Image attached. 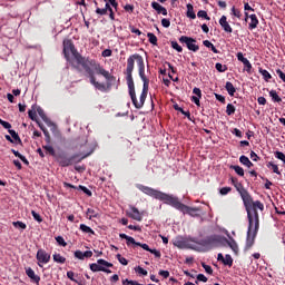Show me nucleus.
Listing matches in <instances>:
<instances>
[{
    "mask_svg": "<svg viewBox=\"0 0 285 285\" xmlns=\"http://www.w3.org/2000/svg\"><path fill=\"white\" fill-rule=\"evenodd\" d=\"M126 80L131 102L136 109L144 108L150 86V79L146 75L144 57L134 53L127 59Z\"/></svg>",
    "mask_w": 285,
    "mask_h": 285,
    "instance_id": "1",
    "label": "nucleus"
},
{
    "mask_svg": "<svg viewBox=\"0 0 285 285\" xmlns=\"http://www.w3.org/2000/svg\"><path fill=\"white\" fill-rule=\"evenodd\" d=\"M62 52L65 57H68L70 53H73V59H76V63H73V68L78 70V72H82L85 70L86 75L90 79V83L98 90L105 92L107 90L105 83H100L96 79V73L99 76H102L109 87V82L115 81L116 77L109 73L104 67L97 62L95 59H89L86 57H82L79 52H77V49L75 48V45L71 39H65L62 41Z\"/></svg>",
    "mask_w": 285,
    "mask_h": 285,
    "instance_id": "2",
    "label": "nucleus"
},
{
    "mask_svg": "<svg viewBox=\"0 0 285 285\" xmlns=\"http://www.w3.org/2000/svg\"><path fill=\"white\" fill-rule=\"evenodd\" d=\"M136 188H138L140 191H142L145 195H148L157 200L163 202L166 205L171 206L173 208L179 210L184 215H189L191 217H199L202 209L198 207H188L187 205L183 204L178 197H175L174 195H168L166 193H163L160 190L154 189L151 187L137 184Z\"/></svg>",
    "mask_w": 285,
    "mask_h": 285,
    "instance_id": "3",
    "label": "nucleus"
},
{
    "mask_svg": "<svg viewBox=\"0 0 285 285\" xmlns=\"http://www.w3.org/2000/svg\"><path fill=\"white\" fill-rule=\"evenodd\" d=\"M243 204L247 213L248 226L259 229V213L257 212H264L265 205L259 200L254 202L253 197L246 199Z\"/></svg>",
    "mask_w": 285,
    "mask_h": 285,
    "instance_id": "4",
    "label": "nucleus"
},
{
    "mask_svg": "<svg viewBox=\"0 0 285 285\" xmlns=\"http://www.w3.org/2000/svg\"><path fill=\"white\" fill-rule=\"evenodd\" d=\"M92 154L94 149L86 155L73 154L71 156H68L65 151H60L55 156V159L61 168H68L69 166H73V164H80L82 159H87V157H90Z\"/></svg>",
    "mask_w": 285,
    "mask_h": 285,
    "instance_id": "5",
    "label": "nucleus"
},
{
    "mask_svg": "<svg viewBox=\"0 0 285 285\" xmlns=\"http://www.w3.org/2000/svg\"><path fill=\"white\" fill-rule=\"evenodd\" d=\"M227 238L225 236L214 234L198 240V246L213 249L215 247L225 246Z\"/></svg>",
    "mask_w": 285,
    "mask_h": 285,
    "instance_id": "6",
    "label": "nucleus"
},
{
    "mask_svg": "<svg viewBox=\"0 0 285 285\" xmlns=\"http://www.w3.org/2000/svg\"><path fill=\"white\" fill-rule=\"evenodd\" d=\"M112 263L107 262L106 259H98L97 263L90 264V269L92 273L102 272L106 274H111V271L109 268H112Z\"/></svg>",
    "mask_w": 285,
    "mask_h": 285,
    "instance_id": "7",
    "label": "nucleus"
},
{
    "mask_svg": "<svg viewBox=\"0 0 285 285\" xmlns=\"http://www.w3.org/2000/svg\"><path fill=\"white\" fill-rule=\"evenodd\" d=\"M258 232L259 228L248 226L244 252H249L253 248V246H255V238H257Z\"/></svg>",
    "mask_w": 285,
    "mask_h": 285,
    "instance_id": "8",
    "label": "nucleus"
},
{
    "mask_svg": "<svg viewBox=\"0 0 285 285\" xmlns=\"http://www.w3.org/2000/svg\"><path fill=\"white\" fill-rule=\"evenodd\" d=\"M179 43H185L187 50H190L191 52H198L199 46L196 45L197 40L188 37V36H180L178 38Z\"/></svg>",
    "mask_w": 285,
    "mask_h": 285,
    "instance_id": "9",
    "label": "nucleus"
},
{
    "mask_svg": "<svg viewBox=\"0 0 285 285\" xmlns=\"http://www.w3.org/2000/svg\"><path fill=\"white\" fill-rule=\"evenodd\" d=\"M37 265L40 268H43V265H47L51 261V255L43 248H39L36 255Z\"/></svg>",
    "mask_w": 285,
    "mask_h": 285,
    "instance_id": "10",
    "label": "nucleus"
},
{
    "mask_svg": "<svg viewBox=\"0 0 285 285\" xmlns=\"http://www.w3.org/2000/svg\"><path fill=\"white\" fill-rule=\"evenodd\" d=\"M236 188V190L239 193L242 199H243V203H245L246 200H248L249 198H253V196L250 195L249 191H247L244 186L238 183L234 186Z\"/></svg>",
    "mask_w": 285,
    "mask_h": 285,
    "instance_id": "11",
    "label": "nucleus"
},
{
    "mask_svg": "<svg viewBox=\"0 0 285 285\" xmlns=\"http://www.w3.org/2000/svg\"><path fill=\"white\" fill-rule=\"evenodd\" d=\"M185 249L196 250L199 239L197 237H185Z\"/></svg>",
    "mask_w": 285,
    "mask_h": 285,
    "instance_id": "12",
    "label": "nucleus"
},
{
    "mask_svg": "<svg viewBox=\"0 0 285 285\" xmlns=\"http://www.w3.org/2000/svg\"><path fill=\"white\" fill-rule=\"evenodd\" d=\"M219 24H220V27H222V29L224 30L225 33H227V35L233 33V28L229 24V22L227 21L226 16H222V18L219 19Z\"/></svg>",
    "mask_w": 285,
    "mask_h": 285,
    "instance_id": "13",
    "label": "nucleus"
},
{
    "mask_svg": "<svg viewBox=\"0 0 285 285\" xmlns=\"http://www.w3.org/2000/svg\"><path fill=\"white\" fill-rule=\"evenodd\" d=\"M151 8L157 12V14H161L164 17L168 16V10L166 7L161 6L159 2L157 1H153L151 2Z\"/></svg>",
    "mask_w": 285,
    "mask_h": 285,
    "instance_id": "14",
    "label": "nucleus"
},
{
    "mask_svg": "<svg viewBox=\"0 0 285 285\" xmlns=\"http://www.w3.org/2000/svg\"><path fill=\"white\" fill-rule=\"evenodd\" d=\"M128 217H130L131 219L136 220V222H141L144 219V216L141 213H139V209H137L136 207H130V213L127 214Z\"/></svg>",
    "mask_w": 285,
    "mask_h": 285,
    "instance_id": "15",
    "label": "nucleus"
},
{
    "mask_svg": "<svg viewBox=\"0 0 285 285\" xmlns=\"http://www.w3.org/2000/svg\"><path fill=\"white\" fill-rule=\"evenodd\" d=\"M37 112L39 115V117L42 119V121L48 126L51 127L53 126V122L50 120V118L47 116V114L45 112V109H42V107H37Z\"/></svg>",
    "mask_w": 285,
    "mask_h": 285,
    "instance_id": "16",
    "label": "nucleus"
},
{
    "mask_svg": "<svg viewBox=\"0 0 285 285\" xmlns=\"http://www.w3.org/2000/svg\"><path fill=\"white\" fill-rule=\"evenodd\" d=\"M26 275H28V277L30 279H32V282H35V284H40L41 277L36 275V272L31 267H28L26 269Z\"/></svg>",
    "mask_w": 285,
    "mask_h": 285,
    "instance_id": "17",
    "label": "nucleus"
},
{
    "mask_svg": "<svg viewBox=\"0 0 285 285\" xmlns=\"http://www.w3.org/2000/svg\"><path fill=\"white\" fill-rule=\"evenodd\" d=\"M249 20H250V22H249V24H248V29H249L250 31L257 29V26H259V19H257V14L252 13V14L249 16Z\"/></svg>",
    "mask_w": 285,
    "mask_h": 285,
    "instance_id": "18",
    "label": "nucleus"
},
{
    "mask_svg": "<svg viewBox=\"0 0 285 285\" xmlns=\"http://www.w3.org/2000/svg\"><path fill=\"white\" fill-rule=\"evenodd\" d=\"M119 237H120L121 239H126V240H127V246H129L130 244L137 246V244H139V242L135 240V237L128 236V235L125 234V233H120V234H119Z\"/></svg>",
    "mask_w": 285,
    "mask_h": 285,
    "instance_id": "19",
    "label": "nucleus"
},
{
    "mask_svg": "<svg viewBox=\"0 0 285 285\" xmlns=\"http://www.w3.org/2000/svg\"><path fill=\"white\" fill-rule=\"evenodd\" d=\"M186 9H187L186 17L191 20H195L197 18V16L195 13L194 6L191 3H187Z\"/></svg>",
    "mask_w": 285,
    "mask_h": 285,
    "instance_id": "20",
    "label": "nucleus"
},
{
    "mask_svg": "<svg viewBox=\"0 0 285 285\" xmlns=\"http://www.w3.org/2000/svg\"><path fill=\"white\" fill-rule=\"evenodd\" d=\"M174 109L178 112H180L181 115H184L189 121L193 120L191 118V114L189 110H185L183 109V107H179V105H174Z\"/></svg>",
    "mask_w": 285,
    "mask_h": 285,
    "instance_id": "21",
    "label": "nucleus"
},
{
    "mask_svg": "<svg viewBox=\"0 0 285 285\" xmlns=\"http://www.w3.org/2000/svg\"><path fill=\"white\" fill-rule=\"evenodd\" d=\"M52 259L55 263L60 264V265H63L67 262V258L59 253L52 254Z\"/></svg>",
    "mask_w": 285,
    "mask_h": 285,
    "instance_id": "22",
    "label": "nucleus"
},
{
    "mask_svg": "<svg viewBox=\"0 0 285 285\" xmlns=\"http://www.w3.org/2000/svg\"><path fill=\"white\" fill-rule=\"evenodd\" d=\"M173 245L178 249H186L187 244L185 243V238H176L173 242Z\"/></svg>",
    "mask_w": 285,
    "mask_h": 285,
    "instance_id": "23",
    "label": "nucleus"
},
{
    "mask_svg": "<svg viewBox=\"0 0 285 285\" xmlns=\"http://www.w3.org/2000/svg\"><path fill=\"white\" fill-rule=\"evenodd\" d=\"M225 245H228L235 254L238 253V245L233 237H230V240L227 239V242H225Z\"/></svg>",
    "mask_w": 285,
    "mask_h": 285,
    "instance_id": "24",
    "label": "nucleus"
},
{
    "mask_svg": "<svg viewBox=\"0 0 285 285\" xmlns=\"http://www.w3.org/2000/svg\"><path fill=\"white\" fill-rule=\"evenodd\" d=\"M11 153L14 155V157L21 159L22 163L26 164V166H29L30 163L26 156L21 155V153L17 151L16 149H11Z\"/></svg>",
    "mask_w": 285,
    "mask_h": 285,
    "instance_id": "25",
    "label": "nucleus"
},
{
    "mask_svg": "<svg viewBox=\"0 0 285 285\" xmlns=\"http://www.w3.org/2000/svg\"><path fill=\"white\" fill-rule=\"evenodd\" d=\"M28 116L32 121L38 122V116H37V109H36V105H32V109L28 110Z\"/></svg>",
    "mask_w": 285,
    "mask_h": 285,
    "instance_id": "26",
    "label": "nucleus"
},
{
    "mask_svg": "<svg viewBox=\"0 0 285 285\" xmlns=\"http://www.w3.org/2000/svg\"><path fill=\"white\" fill-rule=\"evenodd\" d=\"M147 38H148L149 43H151L153 46H158V38L155 33L148 32Z\"/></svg>",
    "mask_w": 285,
    "mask_h": 285,
    "instance_id": "27",
    "label": "nucleus"
},
{
    "mask_svg": "<svg viewBox=\"0 0 285 285\" xmlns=\"http://www.w3.org/2000/svg\"><path fill=\"white\" fill-rule=\"evenodd\" d=\"M269 97L272 98L273 102L281 104L283 101L282 98L278 96L277 91L275 90L269 91Z\"/></svg>",
    "mask_w": 285,
    "mask_h": 285,
    "instance_id": "28",
    "label": "nucleus"
},
{
    "mask_svg": "<svg viewBox=\"0 0 285 285\" xmlns=\"http://www.w3.org/2000/svg\"><path fill=\"white\" fill-rule=\"evenodd\" d=\"M258 72L263 76L266 82H268L272 79V75L266 69L259 68Z\"/></svg>",
    "mask_w": 285,
    "mask_h": 285,
    "instance_id": "29",
    "label": "nucleus"
},
{
    "mask_svg": "<svg viewBox=\"0 0 285 285\" xmlns=\"http://www.w3.org/2000/svg\"><path fill=\"white\" fill-rule=\"evenodd\" d=\"M42 149L49 154L51 157H56L57 156V153L55 150V148L50 145H46V146H42Z\"/></svg>",
    "mask_w": 285,
    "mask_h": 285,
    "instance_id": "30",
    "label": "nucleus"
},
{
    "mask_svg": "<svg viewBox=\"0 0 285 285\" xmlns=\"http://www.w3.org/2000/svg\"><path fill=\"white\" fill-rule=\"evenodd\" d=\"M225 88L230 97H233L235 95L236 89L232 82L227 81Z\"/></svg>",
    "mask_w": 285,
    "mask_h": 285,
    "instance_id": "31",
    "label": "nucleus"
},
{
    "mask_svg": "<svg viewBox=\"0 0 285 285\" xmlns=\"http://www.w3.org/2000/svg\"><path fill=\"white\" fill-rule=\"evenodd\" d=\"M8 132L10 134L13 140L21 145V137H19V134L16 130L9 129Z\"/></svg>",
    "mask_w": 285,
    "mask_h": 285,
    "instance_id": "32",
    "label": "nucleus"
},
{
    "mask_svg": "<svg viewBox=\"0 0 285 285\" xmlns=\"http://www.w3.org/2000/svg\"><path fill=\"white\" fill-rule=\"evenodd\" d=\"M87 216L89 219H92V218H99L100 214L98 212H96L95 209L89 208L87 210Z\"/></svg>",
    "mask_w": 285,
    "mask_h": 285,
    "instance_id": "33",
    "label": "nucleus"
},
{
    "mask_svg": "<svg viewBox=\"0 0 285 285\" xmlns=\"http://www.w3.org/2000/svg\"><path fill=\"white\" fill-rule=\"evenodd\" d=\"M233 263H234V259L232 258V256L229 254H226V256L224 257L223 264L230 268L233 266Z\"/></svg>",
    "mask_w": 285,
    "mask_h": 285,
    "instance_id": "34",
    "label": "nucleus"
},
{
    "mask_svg": "<svg viewBox=\"0 0 285 285\" xmlns=\"http://www.w3.org/2000/svg\"><path fill=\"white\" fill-rule=\"evenodd\" d=\"M80 230L85 234H91V235H95V230L88 226V225H80Z\"/></svg>",
    "mask_w": 285,
    "mask_h": 285,
    "instance_id": "35",
    "label": "nucleus"
},
{
    "mask_svg": "<svg viewBox=\"0 0 285 285\" xmlns=\"http://www.w3.org/2000/svg\"><path fill=\"white\" fill-rule=\"evenodd\" d=\"M267 168H272L273 173L281 175V170L278 168V165H275L273 161L267 163Z\"/></svg>",
    "mask_w": 285,
    "mask_h": 285,
    "instance_id": "36",
    "label": "nucleus"
},
{
    "mask_svg": "<svg viewBox=\"0 0 285 285\" xmlns=\"http://www.w3.org/2000/svg\"><path fill=\"white\" fill-rule=\"evenodd\" d=\"M12 225L16 228H20L22 230H26L28 228V225H26V223H22L21 220H16L14 223H12Z\"/></svg>",
    "mask_w": 285,
    "mask_h": 285,
    "instance_id": "37",
    "label": "nucleus"
},
{
    "mask_svg": "<svg viewBox=\"0 0 285 285\" xmlns=\"http://www.w3.org/2000/svg\"><path fill=\"white\" fill-rule=\"evenodd\" d=\"M230 168L234 169L235 173H236L238 176H240V177L244 176V169H243L240 166H238V165H232Z\"/></svg>",
    "mask_w": 285,
    "mask_h": 285,
    "instance_id": "38",
    "label": "nucleus"
},
{
    "mask_svg": "<svg viewBox=\"0 0 285 285\" xmlns=\"http://www.w3.org/2000/svg\"><path fill=\"white\" fill-rule=\"evenodd\" d=\"M198 18L205 19L207 21H210V17L208 16L206 10H198L197 13Z\"/></svg>",
    "mask_w": 285,
    "mask_h": 285,
    "instance_id": "39",
    "label": "nucleus"
},
{
    "mask_svg": "<svg viewBox=\"0 0 285 285\" xmlns=\"http://www.w3.org/2000/svg\"><path fill=\"white\" fill-rule=\"evenodd\" d=\"M170 46L173 48V50H176V52H183V47L179 46V43L177 41H170Z\"/></svg>",
    "mask_w": 285,
    "mask_h": 285,
    "instance_id": "40",
    "label": "nucleus"
},
{
    "mask_svg": "<svg viewBox=\"0 0 285 285\" xmlns=\"http://www.w3.org/2000/svg\"><path fill=\"white\" fill-rule=\"evenodd\" d=\"M236 107L234 105H230V102L226 107V114L227 116H233L235 114Z\"/></svg>",
    "mask_w": 285,
    "mask_h": 285,
    "instance_id": "41",
    "label": "nucleus"
},
{
    "mask_svg": "<svg viewBox=\"0 0 285 285\" xmlns=\"http://www.w3.org/2000/svg\"><path fill=\"white\" fill-rule=\"evenodd\" d=\"M232 16H234L235 18L237 19H240L242 18V13H240V10L235 8V6H233L232 8Z\"/></svg>",
    "mask_w": 285,
    "mask_h": 285,
    "instance_id": "42",
    "label": "nucleus"
},
{
    "mask_svg": "<svg viewBox=\"0 0 285 285\" xmlns=\"http://www.w3.org/2000/svg\"><path fill=\"white\" fill-rule=\"evenodd\" d=\"M31 215H32L33 219H35L36 222H38L39 224H41V223L43 222L42 216H40L37 212L32 210V212H31Z\"/></svg>",
    "mask_w": 285,
    "mask_h": 285,
    "instance_id": "43",
    "label": "nucleus"
},
{
    "mask_svg": "<svg viewBox=\"0 0 285 285\" xmlns=\"http://www.w3.org/2000/svg\"><path fill=\"white\" fill-rule=\"evenodd\" d=\"M73 257L78 258L79 261H85V255H83V252L78 249L76 250V253H73Z\"/></svg>",
    "mask_w": 285,
    "mask_h": 285,
    "instance_id": "44",
    "label": "nucleus"
},
{
    "mask_svg": "<svg viewBox=\"0 0 285 285\" xmlns=\"http://www.w3.org/2000/svg\"><path fill=\"white\" fill-rule=\"evenodd\" d=\"M56 242L58 245H60L62 247H67V242L65 240V238L62 236H57Z\"/></svg>",
    "mask_w": 285,
    "mask_h": 285,
    "instance_id": "45",
    "label": "nucleus"
},
{
    "mask_svg": "<svg viewBox=\"0 0 285 285\" xmlns=\"http://www.w3.org/2000/svg\"><path fill=\"white\" fill-rule=\"evenodd\" d=\"M135 272L137 273V274H139V275H145V276H147L148 275V271H146L144 267H141V266H137L136 268H135Z\"/></svg>",
    "mask_w": 285,
    "mask_h": 285,
    "instance_id": "46",
    "label": "nucleus"
},
{
    "mask_svg": "<svg viewBox=\"0 0 285 285\" xmlns=\"http://www.w3.org/2000/svg\"><path fill=\"white\" fill-rule=\"evenodd\" d=\"M274 155L276 159H279L281 161H283V164H285V154L283 151H275Z\"/></svg>",
    "mask_w": 285,
    "mask_h": 285,
    "instance_id": "47",
    "label": "nucleus"
},
{
    "mask_svg": "<svg viewBox=\"0 0 285 285\" xmlns=\"http://www.w3.org/2000/svg\"><path fill=\"white\" fill-rule=\"evenodd\" d=\"M244 67H245V70L250 73V70L253 69V65H250V61L248 59H246L244 62H243Z\"/></svg>",
    "mask_w": 285,
    "mask_h": 285,
    "instance_id": "48",
    "label": "nucleus"
},
{
    "mask_svg": "<svg viewBox=\"0 0 285 285\" xmlns=\"http://www.w3.org/2000/svg\"><path fill=\"white\" fill-rule=\"evenodd\" d=\"M202 266L208 275H213L214 271H213L212 266L207 265L206 263H202Z\"/></svg>",
    "mask_w": 285,
    "mask_h": 285,
    "instance_id": "49",
    "label": "nucleus"
},
{
    "mask_svg": "<svg viewBox=\"0 0 285 285\" xmlns=\"http://www.w3.org/2000/svg\"><path fill=\"white\" fill-rule=\"evenodd\" d=\"M0 125L8 131L11 129V124L0 118Z\"/></svg>",
    "mask_w": 285,
    "mask_h": 285,
    "instance_id": "50",
    "label": "nucleus"
},
{
    "mask_svg": "<svg viewBox=\"0 0 285 285\" xmlns=\"http://www.w3.org/2000/svg\"><path fill=\"white\" fill-rule=\"evenodd\" d=\"M170 24H171V22H170L169 19H167V18H163V19H161V26H163V28L168 29V28H170Z\"/></svg>",
    "mask_w": 285,
    "mask_h": 285,
    "instance_id": "51",
    "label": "nucleus"
},
{
    "mask_svg": "<svg viewBox=\"0 0 285 285\" xmlns=\"http://www.w3.org/2000/svg\"><path fill=\"white\" fill-rule=\"evenodd\" d=\"M129 29H130L131 33H134V35H136L138 37H141V35H142L141 30L135 28V26H129Z\"/></svg>",
    "mask_w": 285,
    "mask_h": 285,
    "instance_id": "52",
    "label": "nucleus"
},
{
    "mask_svg": "<svg viewBox=\"0 0 285 285\" xmlns=\"http://www.w3.org/2000/svg\"><path fill=\"white\" fill-rule=\"evenodd\" d=\"M196 284H198V282H208V278L204 274H198V276H196Z\"/></svg>",
    "mask_w": 285,
    "mask_h": 285,
    "instance_id": "53",
    "label": "nucleus"
},
{
    "mask_svg": "<svg viewBox=\"0 0 285 285\" xmlns=\"http://www.w3.org/2000/svg\"><path fill=\"white\" fill-rule=\"evenodd\" d=\"M117 259L119 261V263L122 265V266H127L128 265V262L125 257H122L120 254H117Z\"/></svg>",
    "mask_w": 285,
    "mask_h": 285,
    "instance_id": "54",
    "label": "nucleus"
},
{
    "mask_svg": "<svg viewBox=\"0 0 285 285\" xmlns=\"http://www.w3.org/2000/svg\"><path fill=\"white\" fill-rule=\"evenodd\" d=\"M216 69L219 71V72H225L228 68H227V66H223L222 63H219V62H217L216 63Z\"/></svg>",
    "mask_w": 285,
    "mask_h": 285,
    "instance_id": "55",
    "label": "nucleus"
},
{
    "mask_svg": "<svg viewBox=\"0 0 285 285\" xmlns=\"http://www.w3.org/2000/svg\"><path fill=\"white\" fill-rule=\"evenodd\" d=\"M78 189L82 190V193L87 194L89 197L92 196L91 190H89L87 187H85L82 185L78 186Z\"/></svg>",
    "mask_w": 285,
    "mask_h": 285,
    "instance_id": "56",
    "label": "nucleus"
},
{
    "mask_svg": "<svg viewBox=\"0 0 285 285\" xmlns=\"http://www.w3.org/2000/svg\"><path fill=\"white\" fill-rule=\"evenodd\" d=\"M158 274H159L161 277H164V279H168V277H170L169 271L160 269Z\"/></svg>",
    "mask_w": 285,
    "mask_h": 285,
    "instance_id": "57",
    "label": "nucleus"
},
{
    "mask_svg": "<svg viewBox=\"0 0 285 285\" xmlns=\"http://www.w3.org/2000/svg\"><path fill=\"white\" fill-rule=\"evenodd\" d=\"M239 161H240V164H243V166H246V164H248V161H250V159L247 156L242 155L239 157Z\"/></svg>",
    "mask_w": 285,
    "mask_h": 285,
    "instance_id": "58",
    "label": "nucleus"
},
{
    "mask_svg": "<svg viewBox=\"0 0 285 285\" xmlns=\"http://www.w3.org/2000/svg\"><path fill=\"white\" fill-rule=\"evenodd\" d=\"M244 10H245L246 12H247V11H249V12H255V9L252 8L250 3L246 2V1H244Z\"/></svg>",
    "mask_w": 285,
    "mask_h": 285,
    "instance_id": "59",
    "label": "nucleus"
},
{
    "mask_svg": "<svg viewBox=\"0 0 285 285\" xmlns=\"http://www.w3.org/2000/svg\"><path fill=\"white\" fill-rule=\"evenodd\" d=\"M193 94L196 95L195 96L196 98H202L203 97L202 90L197 87L194 88Z\"/></svg>",
    "mask_w": 285,
    "mask_h": 285,
    "instance_id": "60",
    "label": "nucleus"
},
{
    "mask_svg": "<svg viewBox=\"0 0 285 285\" xmlns=\"http://www.w3.org/2000/svg\"><path fill=\"white\" fill-rule=\"evenodd\" d=\"M276 75L279 77V79L285 82V73L281 70V69H277L276 70Z\"/></svg>",
    "mask_w": 285,
    "mask_h": 285,
    "instance_id": "61",
    "label": "nucleus"
},
{
    "mask_svg": "<svg viewBox=\"0 0 285 285\" xmlns=\"http://www.w3.org/2000/svg\"><path fill=\"white\" fill-rule=\"evenodd\" d=\"M230 191H232V188H230V187H223V188L219 190V193H220L223 196L227 195V194L230 193Z\"/></svg>",
    "mask_w": 285,
    "mask_h": 285,
    "instance_id": "62",
    "label": "nucleus"
},
{
    "mask_svg": "<svg viewBox=\"0 0 285 285\" xmlns=\"http://www.w3.org/2000/svg\"><path fill=\"white\" fill-rule=\"evenodd\" d=\"M215 97H216V99H217L218 101H220L222 104H226L225 97H223V96H220V95H218V94H215Z\"/></svg>",
    "mask_w": 285,
    "mask_h": 285,
    "instance_id": "63",
    "label": "nucleus"
},
{
    "mask_svg": "<svg viewBox=\"0 0 285 285\" xmlns=\"http://www.w3.org/2000/svg\"><path fill=\"white\" fill-rule=\"evenodd\" d=\"M112 55V51L110 49H105L102 51V57H110Z\"/></svg>",
    "mask_w": 285,
    "mask_h": 285,
    "instance_id": "64",
    "label": "nucleus"
}]
</instances>
